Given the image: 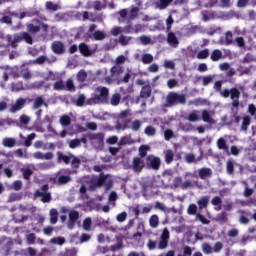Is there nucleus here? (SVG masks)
<instances>
[{
  "label": "nucleus",
  "instance_id": "f03ea898",
  "mask_svg": "<svg viewBox=\"0 0 256 256\" xmlns=\"http://www.w3.org/2000/svg\"><path fill=\"white\" fill-rule=\"evenodd\" d=\"M57 163H65V165L71 164V168L73 169L71 173H77V169L81 167V159L73 153H68V155H65L63 152L58 151L57 152Z\"/></svg>",
  "mask_w": 256,
  "mask_h": 256
},
{
  "label": "nucleus",
  "instance_id": "5701e85b",
  "mask_svg": "<svg viewBox=\"0 0 256 256\" xmlns=\"http://www.w3.org/2000/svg\"><path fill=\"white\" fill-rule=\"evenodd\" d=\"M175 159V153L173 150L168 149L164 151V161L167 165H171V162Z\"/></svg>",
  "mask_w": 256,
  "mask_h": 256
},
{
  "label": "nucleus",
  "instance_id": "a19ab883",
  "mask_svg": "<svg viewBox=\"0 0 256 256\" xmlns=\"http://www.w3.org/2000/svg\"><path fill=\"white\" fill-rule=\"evenodd\" d=\"M173 3V0H159L156 5L158 9H167L168 5H171Z\"/></svg>",
  "mask_w": 256,
  "mask_h": 256
},
{
  "label": "nucleus",
  "instance_id": "79ce46f5",
  "mask_svg": "<svg viewBox=\"0 0 256 256\" xmlns=\"http://www.w3.org/2000/svg\"><path fill=\"white\" fill-rule=\"evenodd\" d=\"M60 125H62V127H69V125H71V117H69V115H62L60 117Z\"/></svg>",
  "mask_w": 256,
  "mask_h": 256
},
{
  "label": "nucleus",
  "instance_id": "72a5a7b5",
  "mask_svg": "<svg viewBox=\"0 0 256 256\" xmlns=\"http://www.w3.org/2000/svg\"><path fill=\"white\" fill-rule=\"evenodd\" d=\"M203 159V155L199 156L197 159L195 158V154L189 153L186 155L185 160L187 163H198V161H201Z\"/></svg>",
  "mask_w": 256,
  "mask_h": 256
},
{
  "label": "nucleus",
  "instance_id": "9b49d317",
  "mask_svg": "<svg viewBox=\"0 0 256 256\" xmlns=\"http://www.w3.org/2000/svg\"><path fill=\"white\" fill-rule=\"evenodd\" d=\"M169 245V230L165 228L160 236L158 249H167Z\"/></svg>",
  "mask_w": 256,
  "mask_h": 256
},
{
  "label": "nucleus",
  "instance_id": "58836bf2",
  "mask_svg": "<svg viewBox=\"0 0 256 256\" xmlns=\"http://www.w3.org/2000/svg\"><path fill=\"white\" fill-rule=\"evenodd\" d=\"M251 125V117L249 116H244L242 125H241V131H247L249 129V126Z\"/></svg>",
  "mask_w": 256,
  "mask_h": 256
},
{
  "label": "nucleus",
  "instance_id": "4be33fe9",
  "mask_svg": "<svg viewBox=\"0 0 256 256\" xmlns=\"http://www.w3.org/2000/svg\"><path fill=\"white\" fill-rule=\"evenodd\" d=\"M78 49L84 57H91V49L86 43H80Z\"/></svg>",
  "mask_w": 256,
  "mask_h": 256
},
{
  "label": "nucleus",
  "instance_id": "a878e982",
  "mask_svg": "<svg viewBox=\"0 0 256 256\" xmlns=\"http://www.w3.org/2000/svg\"><path fill=\"white\" fill-rule=\"evenodd\" d=\"M58 221H59V212L55 208L50 209V223H51V225L57 224Z\"/></svg>",
  "mask_w": 256,
  "mask_h": 256
},
{
  "label": "nucleus",
  "instance_id": "6ab92c4d",
  "mask_svg": "<svg viewBox=\"0 0 256 256\" xmlns=\"http://www.w3.org/2000/svg\"><path fill=\"white\" fill-rule=\"evenodd\" d=\"M193 255V249L190 246H184L183 248V255L178 256H191ZM165 256H175V250H169Z\"/></svg>",
  "mask_w": 256,
  "mask_h": 256
},
{
  "label": "nucleus",
  "instance_id": "ddd939ff",
  "mask_svg": "<svg viewBox=\"0 0 256 256\" xmlns=\"http://www.w3.org/2000/svg\"><path fill=\"white\" fill-rule=\"evenodd\" d=\"M79 221V211L72 210L68 214V229H73L75 227V223Z\"/></svg>",
  "mask_w": 256,
  "mask_h": 256
},
{
  "label": "nucleus",
  "instance_id": "c9c22d12",
  "mask_svg": "<svg viewBox=\"0 0 256 256\" xmlns=\"http://www.w3.org/2000/svg\"><path fill=\"white\" fill-rule=\"evenodd\" d=\"M34 65H43L44 63H53L47 56H39L33 61Z\"/></svg>",
  "mask_w": 256,
  "mask_h": 256
},
{
  "label": "nucleus",
  "instance_id": "cd10ccee",
  "mask_svg": "<svg viewBox=\"0 0 256 256\" xmlns=\"http://www.w3.org/2000/svg\"><path fill=\"white\" fill-rule=\"evenodd\" d=\"M22 175H23V179H25V181H30L31 177L33 176V170L31 168H21L20 169Z\"/></svg>",
  "mask_w": 256,
  "mask_h": 256
},
{
  "label": "nucleus",
  "instance_id": "9d476101",
  "mask_svg": "<svg viewBox=\"0 0 256 256\" xmlns=\"http://www.w3.org/2000/svg\"><path fill=\"white\" fill-rule=\"evenodd\" d=\"M131 168L133 169L134 173H141V171L145 169V160L140 157H134Z\"/></svg>",
  "mask_w": 256,
  "mask_h": 256
},
{
  "label": "nucleus",
  "instance_id": "bb28decb",
  "mask_svg": "<svg viewBox=\"0 0 256 256\" xmlns=\"http://www.w3.org/2000/svg\"><path fill=\"white\" fill-rule=\"evenodd\" d=\"M210 59L214 62L220 61V59H223V52L220 49L213 50Z\"/></svg>",
  "mask_w": 256,
  "mask_h": 256
},
{
  "label": "nucleus",
  "instance_id": "69168bd1",
  "mask_svg": "<svg viewBox=\"0 0 256 256\" xmlns=\"http://www.w3.org/2000/svg\"><path fill=\"white\" fill-rule=\"evenodd\" d=\"M133 140L129 136H124L120 139L119 145H132Z\"/></svg>",
  "mask_w": 256,
  "mask_h": 256
},
{
  "label": "nucleus",
  "instance_id": "393cba45",
  "mask_svg": "<svg viewBox=\"0 0 256 256\" xmlns=\"http://www.w3.org/2000/svg\"><path fill=\"white\" fill-rule=\"evenodd\" d=\"M119 103H121V94L114 93L109 100V105H112V107H117Z\"/></svg>",
  "mask_w": 256,
  "mask_h": 256
},
{
  "label": "nucleus",
  "instance_id": "f257e3e1",
  "mask_svg": "<svg viewBox=\"0 0 256 256\" xmlns=\"http://www.w3.org/2000/svg\"><path fill=\"white\" fill-rule=\"evenodd\" d=\"M86 105H109V88L97 87L91 97L86 99Z\"/></svg>",
  "mask_w": 256,
  "mask_h": 256
},
{
  "label": "nucleus",
  "instance_id": "412c9836",
  "mask_svg": "<svg viewBox=\"0 0 256 256\" xmlns=\"http://www.w3.org/2000/svg\"><path fill=\"white\" fill-rule=\"evenodd\" d=\"M201 119L204 123H209L210 125L215 124V119L211 117V112L209 110H202Z\"/></svg>",
  "mask_w": 256,
  "mask_h": 256
},
{
  "label": "nucleus",
  "instance_id": "473e14b6",
  "mask_svg": "<svg viewBox=\"0 0 256 256\" xmlns=\"http://www.w3.org/2000/svg\"><path fill=\"white\" fill-rule=\"evenodd\" d=\"M53 91H65V82H63V79H59L53 84Z\"/></svg>",
  "mask_w": 256,
  "mask_h": 256
},
{
  "label": "nucleus",
  "instance_id": "774afa93",
  "mask_svg": "<svg viewBox=\"0 0 256 256\" xmlns=\"http://www.w3.org/2000/svg\"><path fill=\"white\" fill-rule=\"evenodd\" d=\"M64 256H77V248L66 249Z\"/></svg>",
  "mask_w": 256,
  "mask_h": 256
},
{
  "label": "nucleus",
  "instance_id": "6e6552de",
  "mask_svg": "<svg viewBox=\"0 0 256 256\" xmlns=\"http://www.w3.org/2000/svg\"><path fill=\"white\" fill-rule=\"evenodd\" d=\"M97 187H105V191H111L113 188V180L109 179V174H100L98 179L95 180Z\"/></svg>",
  "mask_w": 256,
  "mask_h": 256
},
{
  "label": "nucleus",
  "instance_id": "8fccbe9b",
  "mask_svg": "<svg viewBox=\"0 0 256 256\" xmlns=\"http://www.w3.org/2000/svg\"><path fill=\"white\" fill-rule=\"evenodd\" d=\"M45 104V100H43V97L38 96L33 104V109H39V107H43V105Z\"/></svg>",
  "mask_w": 256,
  "mask_h": 256
},
{
  "label": "nucleus",
  "instance_id": "aec40b11",
  "mask_svg": "<svg viewBox=\"0 0 256 256\" xmlns=\"http://www.w3.org/2000/svg\"><path fill=\"white\" fill-rule=\"evenodd\" d=\"M152 93H153V90L151 89V86L145 85L141 88L140 98L141 99H149V97H151Z\"/></svg>",
  "mask_w": 256,
  "mask_h": 256
},
{
  "label": "nucleus",
  "instance_id": "09e8293b",
  "mask_svg": "<svg viewBox=\"0 0 256 256\" xmlns=\"http://www.w3.org/2000/svg\"><path fill=\"white\" fill-rule=\"evenodd\" d=\"M147 151H149V146L142 145V146L139 147L140 159H145V157H147Z\"/></svg>",
  "mask_w": 256,
  "mask_h": 256
},
{
  "label": "nucleus",
  "instance_id": "1a4fd4ad",
  "mask_svg": "<svg viewBox=\"0 0 256 256\" xmlns=\"http://www.w3.org/2000/svg\"><path fill=\"white\" fill-rule=\"evenodd\" d=\"M146 167L153 171H159V169H161V158L155 155L146 156Z\"/></svg>",
  "mask_w": 256,
  "mask_h": 256
},
{
  "label": "nucleus",
  "instance_id": "603ef678",
  "mask_svg": "<svg viewBox=\"0 0 256 256\" xmlns=\"http://www.w3.org/2000/svg\"><path fill=\"white\" fill-rule=\"evenodd\" d=\"M215 220L218 222V223H227V212H221L219 213Z\"/></svg>",
  "mask_w": 256,
  "mask_h": 256
},
{
  "label": "nucleus",
  "instance_id": "5fc2aeb1",
  "mask_svg": "<svg viewBox=\"0 0 256 256\" xmlns=\"http://www.w3.org/2000/svg\"><path fill=\"white\" fill-rule=\"evenodd\" d=\"M71 181V176H67V175H60L58 177V183L59 185H65L67 183H69Z\"/></svg>",
  "mask_w": 256,
  "mask_h": 256
},
{
  "label": "nucleus",
  "instance_id": "680f3d73",
  "mask_svg": "<svg viewBox=\"0 0 256 256\" xmlns=\"http://www.w3.org/2000/svg\"><path fill=\"white\" fill-rule=\"evenodd\" d=\"M141 125H143V123L140 120H134L130 125V129L133 131H139V129H141Z\"/></svg>",
  "mask_w": 256,
  "mask_h": 256
},
{
  "label": "nucleus",
  "instance_id": "a18cd8bd",
  "mask_svg": "<svg viewBox=\"0 0 256 256\" xmlns=\"http://www.w3.org/2000/svg\"><path fill=\"white\" fill-rule=\"evenodd\" d=\"M144 133L148 137H155V135H157V129L153 126H146Z\"/></svg>",
  "mask_w": 256,
  "mask_h": 256
},
{
  "label": "nucleus",
  "instance_id": "20e7f679",
  "mask_svg": "<svg viewBox=\"0 0 256 256\" xmlns=\"http://www.w3.org/2000/svg\"><path fill=\"white\" fill-rule=\"evenodd\" d=\"M186 103H187V97L185 96V94L170 92L166 96L165 107H175L176 105H185Z\"/></svg>",
  "mask_w": 256,
  "mask_h": 256
},
{
  "label": "nucleus",
  "instance_id": "2eb2a0df",
  "mask_svg": "<svg viewBox=\"0 0 256 256\" xmlns=\"http://www.w3.org/2000/svg\"><path fill=\"white\" fill-rule=\"evenodd\" d=\"M51 49L55 55H63V53H65V44L61 41H54L51 45Z\"/></svg>",
  "mask_w": 256,
  "mask_h": 256
},
{
  "label": "nucleus",
  "instance_id": "49530a36",
  "mask_svg": "<svg viewBox=\"0 0 256 256\" xmlns=\"http://www.w3.org/2000/svg\"><path fill=\"white\" fill-rule=\"evenodd\" d=\"M232 45H236L240 49L245 48V38H243L241 36L236 37Z\"/></svg>",
  "mask_w": 256,
  "mask_h": 256
},
{
  "label": "nucleus",
  "instance_id": "6e6d98bb",
  "mask_svg": "<svg viewBox=\"0 0 256 256\" xmlns=\"http://www.w3.org/2000/svg\"><path fill=\"white\" fill-rule=\"evenodd\" d=\"M35 137H36L35 133L29 134L24 141L25 147H31V145H33V139H35Z\"/></svg>",
  "mask_w": 256,
  "mask_h": 256
},
{
  "label": "nucleus",
  "instance_id": "f3484780",
  "mask_svg": "<svg viewBox=\"0 0 256 256\" xmlns=\"http://www.w3.org/2000/svg\"><path fill=\"white\" fill-rule=\"evenodd\" d=\"M33 157L34 159H40L41 161H51V159L54 157V154L53 152H35Z\"/></svg>",
  "mask_w": 256,
  "mask_h": 256
},
{
  "label": "nucleus",
  "instance_id": "4c0bfd02",
  "mask_svg": "<svg viewBox=\"0 0 256 256\" xmlns=\"http://www.w3.org/2000/svg\"><path fill=\"white\" fill-rule=\"evenodd\" d=\"M139 16V7H132L130 9V14H129V21H135L137 17Z\"/></svg>",
  "mask_w": 256,
  "mask_h": 256
},
{
  "label": "nucleus",
  "instance_id": "c756f323",
  "mask_svg": "<svg viewBox=\"0 0 256 256\" xmlns=\"http://www.w3.org/2000/svg\"><path fill=\"white\" fill-rule=\"evenodd\" d=\"M199 209H207V205H209V196H203L197 201Z\"/></svg>",
  "mask_w": 256,
  "mask_h": 256
},
{
  "label": "nucleus",
  "instance_id": "052dcab7",
  "mask_svg": "<svg viewBox=\"0 0 256 256\" xmlns=\"http://www.w3.org/2000/svg\"><path fill=\"white\" fill-rule=\"evenodd\" d=\"M85 103L87 104V100H85V95L80 94L75 102L76 107H83Z\"/></svg>",
  "mask_w": 256,
  "mask_h": 256
},
{
  "label": "nucleus",
  "instance_id": "0e129e2a",
  "mask_svg": "<svg viewBox=\"0 0 256 256\" xmlns=\"http://www.w3.org/2000/svg\"><path fill=\"white\" fill-rule=\"evenodd\" d=\"M110 71L112 76L121 75V73H123V67L113 66Z\"/></svg>",
  "mask_w": 256,
  "mask_h": 256
},
{
  "label": "nucleus",
  "instance_id": "37998d69",
  "mask_svg": "<svg viewBox=\"0 0 256 256\" xmlns=\"http://www.w3.org/2000/svg\"><path fill=\"white\" fill-rule=\"evenodd\" d=\"M212 205H214V207H216V211H221V203H223V200H221V197L219 196H215L212 200H211Z\"/></svg>",
  "mask_w": 256,
  "mask_h": 256
},
{
  "label": "nucleus",
  "instance_id": "dca6fc26",
  "mask_svg": "<svg viewBox=\"0 0 256 256\" xmlns=\"http://www.w3.org/2000/svg\"><path fill=\"white\" fill-rule=\"evenodd\" d=\"M220 45H233L234 40H233V32L232 31H227L225 33L224 37H221L219 40Z\"/></svg>",
  "mask_w": 256,
  "mask_h": 256
},
{
  "label": "nucleus",
  "instance_id": "39448f33",
  "mask_svg": "<svg viewBox=\"0 0 256 256\" xmlns=\"http://www.w3.org/2000/svg\"><path fill=\"white\" fill-rule=\"evenodd\" d=\"M221 97H223L224 99H227L230 97V99L232 100V107H235V109H237L239 107V99L241 97V92L239 91L238 88H231V89H224L220 92Z\"/></svg>",
  "mask_w": 256,
  "mask_h": 256
},
{
  "label": "nucleus",
  "instance_id": "de8ad7c7",
  "mask_svg": "<svg viewBox=\"0 0 256 256\" xmlns=\"http://www.w3.org/2000/svg\"><path fill=\"white\" fill-rule=\"evenodd\" d=\"M91 225H93V221L91 220V218L88 217L83 220L82 227L84 231H91Z\"/></svg>",
  "mask_w": 256,
  "mask_h": 256
},
{
  "label": "nucleus",
  "instance_id": "338daca9",
  "mask_svg": "<svg viewBox=\"0 0 256 256\" xmlns=\"http://www.w3.org/2000/svg\"><path fill=\"white\" fill-rule=\"evenodd\" d=\"M210 83H213V76L212 75L202 77V85L204 87H207V85H210Z\"/></svg>",
  "mask_w": 256,
  "mask_h": 256
},
{
  "label": "nucleus",
  "instance_id": "c85d7f7f",
  "mask_svg": "<svg viewBox=\"0 0 256 256\" xmlns=\"http://www.w3.org/2000/svg\"><path fill=\"white\" fill-rule=\"evenodd\" d=\"M198 175L200 179H205L206 177H211V175H213V172L211 171L210 168H201L198 171Z\"/></svg>",
  "mask_w": 256,
  "mask_h": 256
},
{
  "label": "nucleus",
  "instance_id": "7c9ffc66",
  "mask_svg": "<svg viewBox=\"0 0 256 256\" xmlns=\"http://www.w3.org/2000/svg\"><path fill=\"white\" fill-rule=\"evenodd\" d=\"M17 143V140L15 138H4L2 141V145L4 147H8L11 149L12 147H15V144Z\"/></svg>",
  "mask_w": 256,
  "mask_h": 256
},
{
  "label": "nucleus",
  "instance_id": "4468645a",
  "mask_svg": "<svg viewBox=\"0 0 256 256\" xmlns=\"http://www.w3.org/2000/svg\"><path fill=\"white\" fill-rule=\"evenodd\" d=\"M26 27L29 33H39V31H41V20L33 19L32 23L27 24Z\"/></svg>",
  "mask_w": 256,
  "mask_h": 256
},
{
  "label": "nucleus",
  "instance_id": "2f4dec72",
  "mask_svg": "<svg viewBox=\"0 0 256 256\" xmlns=\"http://www.w3.org/2000/svg\"><path fill=\"white\" fill-rule=\"evenodd\" d=\"M132 39L133 38L131 36L120 35V37L118 39V43H120V45H122V47H127V45L129 43H131Z\"/></svg>",
  "mask_w": 256,
  "mask_h": 256
},
{
  "label": "nucleus",
  "instance_id": "13d9d810",
  "mask_svg": "<svg viewBox=\"0 0 256 256\" xmlns=\"http://www.w3.org/2000/svg\"><path fill=\"white\" fill-rule=\"evenodd\" d=\"M68 145L70 149H77V147H81V140H79V138L70 140Z\"/></svg>",
  "mask_w": 256,
  "mask_h": 256
},
{
  "label": "nucleus",
  "instance_id": "bf43d9fd",
  "mask_svg": "<svg viewBox=\"0 0 256 256\" xmlns=\"http://www.w3.org/2000/svg\"><path fill=\"white\" fill-rule=\"evenodd\" d=\"M142 63L144 65H149V64L153 63V55H151V54H144L142 56Z\"/></svg>",
  "mask_w": 256,
  "mask_h": 256
},
{
  "label": "nucleus",
  "instance_id": "864d4df0",
  "mask_svg": "<svg viewBox=\"0 0 256 256\" xmlns=\"http://www.w3.org/2000/svg\"><path fill=\"white\" fill-rule=\"evenodd\" d=\"M202 251L205 253V255H211V253H213V247H211V244L209 243H203Z\"/></svg>",
  "mask_w": 256,
  "mask_h": 256
},
{
  "label": "nucleus",
  "instance_id": "f8f14e48",
  "mask_svg": "<svg viewBox=\"0 0 256 256\" xmlns=\"http://www.w3.org/2000/svg\"><path fill=\"white\" fill-rule=\"evenodd\" d=\"M27 105V98L20 97L16 100V102L10 107L11 113H17V111H21L23 107Z\"/></svg>",
  "mask_w": 256,
  "mask_h": 256
},
{
  "label": "nucleus",
  "instance_id": "3c124183",
  "mask_svg": "<svg viewBox=\"0 0 256 256\" xmlns=\"http://www.w3.org/2000/svg\"><path fill=\"white\" fill-rule=\"evenodd\" d=\"M93 37L95 39V41H103V39H105V32L101 31V30H97L94 32Z\"/></svg>",
  "mask_w": 256,
  "mask_h": 256
},
{
  "label": "nucleus",
  "instance_id": "e433bc0d",
  "mask_svg": "<svg viewBox=\"0 0 256 256\" xmlns=\"http://www.w3.org/2000/svg\"><path fill=\"white\" fill-rule=\"evenodd\" d=\"M149 225L150 227H152L153 229H157V227H159V216L157 215H152L149 219Z\"/></svg>",
  "mask_w": 256,
  "mask_h": 256
},
{
  "label": "nucleus",
  "instance_id": "c03bdc74",
  "mask_svg": "<svg viewBox=\"0 0 256 256\" xmlns=\"http://www.w3.org/2000/svg\"><path fill=\"white\" fill-rule=\"evenodd\" d=\"M46 9L48 11L55 12V11H59V9H61V6L53 3L52 1H49V2H46Z\"/></svg>",
  "mask_w": 256,
  "mask_h": 256
},
{
  "label": "nucleus",
  "instance_id": "4d7b16f0",
  "mask_svg": "<svg viewBox=\"0 0 256 256\" xmlns=\"http://www.w3.org/2000/svg\"><path fill=\"white\" fill-rule=\"evenodd\" d=\"M110 33L113 37H119V35H121V33H123V28L119 27V26H114L111 30Z\"/></svg>",
  "mask_w": 256,
  "mask_h": 256
},
{
  "label": "nucleus",
  "instance_id": "b1692460",
  "mask_svg": "<svg viewBox=\"0 0 256 256\" xmlns=\"http://www.w3.org/2000/svg\"><path fill=\"white\" fill-rule=\"evenodd\" d=\"M199 115H201V112L194 110L188 115L187 119L190 123H196V121H201V117Z\"/></svg>",
  "mask_w": 256,
  "mask_h": 256
},
{
  "label": "nucleus",
  "instance_id": "ea45409f",
  "mask_svg": "<svg viewBox=\"0 0 256 256\" xmlns=\"http://www.w3.org/2000/svg\"><path fill=\"white\" fill-rule=\"evenodd\" d=\"M217 147L220 150L229 151V146H227V141H225L224 138H219L217 140Z\"/></svg>",
  "mask_w": 256,
  "mask_h": 256
},
{
  "label": "nucleus",
  "instance_id": "423d86ee",
  "mask_svg": "<svg viewBox=\"0 0 256 256\" xmlns=\"http://www.w3.org/2000/svg\"><path fill=\"white\" fill-rule=\"evenodd\" d=\"M86 137L90 143V145L94 149H103L105 147V133L98 132V133H88Z\"/></svg>",
  "mask_w": 256,
  "mask_h": 256
},
{
  "label": "nucleus",
  "instance_id": "f704fd0d",
  "mask_svg": "<svg viewBox=\"0 0 256 256\" xmlns=\"http://www.w3.org/2000/svg\"><path fill=\"white\" fill-rule=\"evenodd\" d=\"M226 172L228 175H233L235 173V164L233 162V159H229L226 163Z\"/></svg>",
  "mask_w": 256,
  "mask_h": 256
},
{
  "label": "nucleus",
  "instance_id": "7ed1b4c3",
  "mask_svg": "<svg viewBox=\"0 0 256 256\" xmlns=\"http://www.w3.org/2000/svg\"><path fill=\"white\" fill-rule=\"evenodd\" d=\"M7 41L12 49H17L19 43H21L22 41H25V43H28V45H33V37L28 32L17 33L13 36L8 35Z\"/></svg>",
  "mask_w": 256,
  "mask_h": 256
},
{
  "label": "nucleus",
  "instance_id": "e2e57ef3",
  "mask_svg": "<svg viewBox=\"0 0 256 256\" xmlns=\"http://www.w3.org/2000/svg\"><path fill=\"white\" fill-rule=\"evenodd\" d=\"M209 57V49L201 50L197 53V59H207Z\"/></svg>",
  "mask_w": 256,
  "mask_h": 256
},
{
  "label": "nucleus",
  "instance_id": "a211bd4d",
  "mask_svg": "<svg viewBox=\"0 0 256 256\" xmlns=\"http://www.w3.org/2000/svg\"><path fill=\"white\" fill-rule=\"evenodd\" d=\"M167 43L175 49L176 47H179V39L177 38L174 32H171V30L167 34Z\"/></svg>",
  "mask_w": 256,
  "mask_h": 256
},
{
  "label": "nucleus",
  "instance_id": "0eeeda50",
  "mask_svg": "<svg viewBox=\"0 0 256 256\" xmlns=\"http://www.w3.org/2000/svg\"><path fill=\"white\" fill-rule=\"evenodd\" d=\"M42 191V192H41ZM41 191L36 190L34 192V197L37 199V197H42L41 201L42 203H51V192L49 191V184H44L41 186Z\"/></svg>",
  "mask_w": 256,
  "mask_h": 256
}]
</instances>
